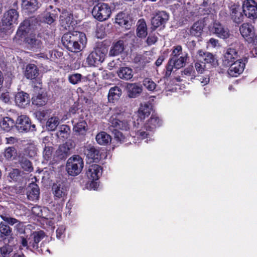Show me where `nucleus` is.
Here are the masks:
<instances>
[{
	"label": "nucleus",
	"instance_id": "obj_25",
	"mask_svg": "<svg viewBox=\"0 0 257 257\" xmlns=\"http://www.w3.org/2000/svg\"><path fill=\"white\" fill-rule=\"evenodd\" d=\"M240 32L245 38H252L254 36V27L248 23H244L239 28Z\"/></svg>",
	"mask_w": 257,
	"mask_h": 257
},
{
	"label": "nucleus",
	"instance_id": "obj_2",
	"mask_svg": "<svg viewBox=\"0 0 257 257\" xmlns=\"http://www.w3.org/2000/svg\"><path fill=\"white\" fill-rule=\"evenodd\" d=\"M109 124L116 129L126 131L130 128V124L124 119L123 111L120 108L116 107L112 111V114L109 119Z\"/></svg>",
	"mask_w": 257,
	"mask_h": 257
},
{
	"label": "nucleus",
	"instance_id": "obj_27",
	"mask_svg": "<svg viewBox=\"0 0 257 257\" xmlns=\"http://www.w3.org/2000/svg\"><path fill=\"white\" fill-rule=\"evenodd\" d=\"M136 34L140 38H145L148 35L147 24L144 19H140L137 24Z\"/></svg>",
	"mask_w": 257,
	"mask_h": 257
},
{
	"label": "nucleus",
	"instance_id": "obj_40",
	"mask_svg": "<svg viewBox=\"0 0 257 257\" xmlns=\"http://www.w3.org/2000/svg\"><path fill=\"white\" fill-rule=\"evenodd\" d=\"M86 155L88 159L92 160L94 162H97L100 158L99 151L94 147L87 149Z\"/></svg>",
	"mask_w": 257,
	"mask_h": 257
},
{
	"label": "nucleus",
	"instance_id": "obj_42",
	"mask_svg": "<svg viewBox=\"0 0 257 257\" xmlns=\"http://www.w3.org/2000/svg\"><path fill=\"white\" fill-rule=\"evenodd\" d=\"M171 61H173L174 65H175V68L179 69L182 67L186 60V57L185 56H181L179 57H171L170 59Z\"/></svg>",
	"mask_w": 257,
	"mask_h": 257
},
{
	"label": "nucleus",
	"instance_id": "obj_44",
	"mask_svg": "<svg viewBox=\"0 0 257 257\" xmlns=\"http://www.w3.org/2000/svg\"><path fill=\"white\" fill-rule=\"evenodd\" d=\"M70 129L69 126L67 125H61L59 128L57 132V135L63 138H67L70 133Z\"/></svg>",
	"mask_w": 257,
	"mask_h": 257
},
{
	"label": "nucleus",
	"instance_id": "obj_41",
	"mask_svg": "<svg viewBox=\"0 0 257 257\" xmlns=\"http://www.w3.org/2000/svg\"><path fill=\"white\" fill-rule=\"evenodd\" d=\"M57 14L55 10H52L51 12H47L44 17V21L48 24H51L57 19Z\"/></svg>",
	"mask_w": 257,
	"mask_h": 257
},
{
	"label": "nucleus",
	"instance_id": "obj_33",
	"mask_svg": "<svg viewBox=\"0 0 257 257\" xmlns=\"http://www.w3.org/2000/svg\"><path fill=\"white\" fill-rule=\"evenodd\" d=\"M60 118L56 115H53L49 118L46 123V127L49 131H55L60 123Z\"/></svg>",
	"mask_w": 257,
	"mask_h": 257
},
{
	"label": "nucleus",
	"instance_id": "obj_63",
	"mask_svg": "<svg viewBox=\"0 0 257 257\" xmlns=\"http://www.w3.org/2000/svg\"><path fill=\"white\" fill-rule=\"evenodd\" d=\"M33 234L32 233L30 235V236L28 238L29 240V247H31L32 249H37L38 248V245H36L35 242L34 241V239L33 238Z\"/></svg>",
	"mask_w": 257,
	"mask_h": 257
},
{
	"label": "nucleus",
	"instance_id": "obj_43",
	"mask_svg": "<svg viewBox=\"0 0 257 257\" xmlns=\"http://www.w3.org/2000/svg\"><path fill=\"white\" fill-rule=\"evenodd\" d=\"M17 156V150L14 147H10L5 149L4 157L8 160L14 159Z\"/></svg>",
	"mask_w": 257,
	"mask_h": 257
},
{
	"label": "nucleus",
	"instance_id": "obj_54",
	"mask_svg": "<svg viewBox=\"0 0 257 257\" xmlns=\"http://www.w3.org/2000/svg\"><path fill=\"white\" fill-rule=\"evenodd\" d=\"M182 53V48L180 45H177L173 48L171 57H179Z\"/></svg>",
	"mask_w": 257,
	"mask_h": 257
},
{
	"label": "nucleus",
	"instance_id": "obj_10",
	"mask_svg": "<svg viewBox=\"0 0 257 257\" xmlns=\"http://www.w3.org/2000/svg\"><path fill=\"white\" fill-rule=\"evenodd\" d=\"M17 124L18 130L22 132L35 130V125L32 124L30 118L25 115H21L18 117Z\"/></svg>",
	"mask_w": 257,
	"mask_h": 257
},
{
	"label": "nucleus",
	"instance_id": "obj_45",
	"mask_svg": "<svg viewBox=\"0 0 257 257\" xmlns=\"http://www.w3.org/2000/svg\"><path fill=\"white\" fill-rule=\"evenodd\" d=\"M143 83L145 88L150 91H154L157 86L156 83L149 78L144 79Z\"/></svg>",
	"mask_w": 257,
	"mask_h": 257
},
{
	"label": "nucleus",
	"instance_id": "obj_56",
	"mask_svg": "<svg viewBox=\"0 0 257 257\" xmlns=\"http://www.w3.org/2000/svg\"><path fill=\"white\" fill-rule=\"evenodd\" d=\"M172 62L173 61H171L170 59L166 66V71L165 75L166 77H169L171 75L173 68H175V65H174Z\"/></svg>",
	"mask_w": 257,
	"mask_h": 257
},
{
	"label": "nucleus",
	"instance_id": "obj_37",
	"mask_svg": "<svg viewBox=\"0 0 257 257\" xmlns=\"http://www.w3.org/2000/svg\"><path fill=\"white\" fill-rule=\"evenodd\" d=\"M30 23L29 20H25L21 23L19 28L17 31V35L20 37L25 35L28 33L30 30Z\"/></svg>",
	"mask_w": 257,
	"mask_h": 257
},
{
	"label": "nucleus",
	"instance_id": "obj_64",
	"mask_svg": "<svg viewBox=\"0 0 257 257\" xmlns=\"http://www.w3.org/2000/svg\"><path fill=\"white\" fill-rule=\"evenodd\" d=\"M194 73L193 69L192 67H188L185 68L182 72V75L185 76H192Z\"/></svg>",
	"mask_w": 257,
	"mask_h": 257
},
{
	"label": "nucleus",
	"instance_id": "obj_4",
	"mask_svg": "<svg viewBox=\"0 0 257 257\" xmlns=\"http://www.w3.org/2000/svg\"><path fill=\"white\" fill-rule=\"evenodd\" d=\"M107 53V49L105 47L97 46L88 56L86 63L89 66H97L103 62Z\"/></svg>",
	"mask_w": 257,
	"mask_h": 257
},
{
	"label": "nucleus",
	"instance_id": "obj_58",
	"mask_svg": "<svg viewBox=\"0 0 257 257\" xmlns=\"http://www.w3.org/2000/svg\"><path fill=\"white\" fill-rule=\"evenodd\" d=\"M158 40L157 37L153 34H150L148 37L146 42L148 45H152L154 44Z\"/></svg>",
	"mask_w": 257,
	"mask_h": 257
},
{
	"label": "nucleus",
	"instance_id": "obj_22",
	"mask_svg": "<svg viewBox=\"0 0 257 257\" xmlns=\"http://www.w3.org/2000/svg\"><path fill=\"white\" fill-rule=\"evenodd\" d=\"M128 96L130 98H136L142 92V87L136 83H128L126 86Z\"/></svg>",
	"mask_w": 257,
	"mask_h": 257
},
{
	"label": "nucleus",
	"instance_id": "obj_16",
	"mask_svg": "<svg viewBox=\"0 0 257 257\" xmlns=\"http://www.w3.org/2000/svg\"><path fill=\"white\" fill-rule=\"evenodd\" d=\"M73 16L68 12H63L60 16L61 26L66 30H70L73 28Z\"/></svg>",
	"mask_w": 257,
	"mask_h": 257
},
{
	"label": "nucleus",
	"instance_id": "obj_52",
	"mask_svg": "<svg viewBox=\"0 0 257 257\" xmlns=\"http://www.w3.org/2000/svg\"><path fill=\"white\" fill-rule=\"evenodd\" d=\"M33 238L34 239V241L35 242V243L36 245H38L39 242L44 238L45 235L44 232L43 231H35L33 233Z\"/></svg>",
	"mask_w": 257,
	"mask_h": 257
},
{
	"label": "nucleus",
	"instance_id": "obj_32",
	"mask_svg": "<svg viewBox=\"0 0 257 257\" xmlns=\"http://www.w3.org/2000/svg\"><path fill=\"white\" fill-rule=\"evenodd\" d=\"M121 89L118 86L111 87L108 92V99L109 102H113L118 100L121 95Z\"/></svg>",
	"mask_w": 257,
	"mask_h": 257
},
{
	"label": "nucleus",
	"instance_id": "obj_53",
	"mask_svg": "<svg viewBox=\"0 0 257 257\" xmlns=\"http://www.w3.org/2000/svg\"><path fill=\"white\" fill-rule=\"evenodd\" d=\"M0 99L5 103L8 102L10 100L9 92L4 89H0Z\"/></svg>",
	"mask_w": 257,
	"mask_h": 257
},
{
	"label": "nucleus",
	"instance_id": "obj_9",
	"mask_svg": "<svg viewBox=\"0 0 257 257\" xmlns=\"http://www.w3.org/2000/svg\"><path fill=\"white\" fill-rule=\"evenodd\" d=\"M246 59H239L234 61L227 70L228 74L231 77H237L244 69Z\"/></svg>",
	"mask_w": 257,
	"mask_h": 257
},
{
	"label": "nucleus",
	"instance_id": "obj_51",
	"mask_svg": "<svg viewBox=\"0 0 257 257\" xmlns=\"http://www.w3.org/2000/svg\"><path fill=\"white\" fill-rule=\"evenodd\" d=\"M82 75L79 73H74L70 75L68 77L69 82L73 84H76L81 81Z\"/></svg>",
	"mask_w": 257,
	"mask_h": 257
},
{
	"label": "nucleus",
	"instance_id": "obj_30",
	"mask_svg": "<svg viewBox=\"0 0 257 257\" xmlns=\"http://www.w3.org/2000/svg\"><path fill=\"white\" fill-rule=\"evenodd\" d=\"M117 75L120 79L128 80L133 77V70L128 67H122L118 70Z\"/></svg>",
	"mask_w": 257,
	"mask_h": 257
},
{
	"label": "nucleus",
	"instance_id": "obj_60",
	"mask_svg": "<svg viewBox=\"0 0 257 257\" xmlns=\"http://www.w3.org/2000/svg\"><path fill=\"white\" fill-rule=\"evenodd\" d=\"M48 112V110H43L42 111H39L36 113V117L38 118V119L42 120L46 117Z\"/></svg>",
	"mask_w": 257,
	"mask_h": 257
},
{
	"label": "nucleus",
	"instance_id": "obj_61",
	"mask_svg": "<svg viewBox=\"0 0 257 257\" xmlns=\"http://www.w3.org/2000/svg\"><path fill=\"white\" fill-rule=\"evenodd\" d=\"M65 230V227L63 225L59 226L56 230V237L58 239H60L64 235V233Z\"/></svg>",
	"mask_w": 257,
	"mask_h": 257
},
{
	"label": "nucleus",
	"instance_id": "obj_36",
	"mask_svg": "<svg viewBox=\"0 0 257 257\" xmlns=\"http://www.w3.org/2000/svg\"><path fill=\"white\" fill-rule=\"evenodd\" d=\"M26 41L29 46L32 49H38L41 47V41L35 35L27 38Z\"/></svg>",
	"mask_w": 257,
	"mask_h": 257
},
{
	"label": "nucleus",
	"instance_id": "obj_23",
	"mask_svg": "<svg viewBox=\"0 0 257 257\" xmlns=\"http://www.w3.org/2000/svg\"><path fill=\"white\" fill-rule=\"evenodd\" d=\"M24 75L28 79H34L39 75V70L35 64H29L26 66Z\"/></svg>",
	"mask_w": 257,
	"mask_h": 257
},
{
	"label": "nucleus",
	"instance_id": "obj_29",
	"mask_svg": "<svg viewBox=\"0 0 257 257\" xmlns=\"http://www.w3.org/2000/svg\"><path fill=\"white\" fill-rule=\"evenodd\" d=\"M124 50L123 42L119 40L114 43L110 48L109 55L110 56H116L120 54Z\"/></svg>",
	"mask_w": 257,
	"mask_h": 257
},
{
	"label": "nucleus",
	"instance_id": "obj_26",
	"mask_svg": "<svg viewBox=\"0 0 257 257\" xmlns=\"http://www.w3.org/2000/svg\"><path fill=\"white\" fill-rule=\"evenodd\" d=\"M48 100V98L46 93L44 92L38 93L34 95L32 99L33 104L38 107L45 105Z\"/></svg>",
	"mask_w": 257,
	"mask_h": 257
},
{
	"label": "nucleus",
	"instance_id": "obj_24",
	"mask_svg": "<svg viewBox=\"0 0 257 257\" xmlns=\"http://www.w3.org/2000/svg\"><path fill=\"white\" fill-rule=\"evenodd\" d=\"M39 188L35 183H31L28 187L27 197L30 200H37L39 197Z\"/></svg>",
	"mask_w": 257,
	"mask_h": 257
},
{
	"label": "nucleus",
	"instance_id": "obj_59",
	"mask_svg": "<svg viewBox=\"0 0 257 257\" xmlns=\"http://www.w3.org/2000/svg\"><path fill=\"white\" fill-rule=\"evenodd\" d=\"M114 138L117 141L119 142L120 143L124 142L125 137L121 132L115 130L114 132Z\"/></svg>",
	"mask_w": 257,
	"mask_h": 257
},
{
	"label": "nucleus",
	"instance_id": "obj_6",
	"mask_svg": "<svg viewBox=\"0 0 257 257\" xmlns=\"http://www.w3.org/2000/svg\"><path fill=\"white\" fill-rule=\"evenodd\" d=\"M161 124V121L159 118L156 115H152L147 121L144 127L137 132V135L142 139H145L149 135V132L153 131Z\"/></svg>",
	"mask_w": 257,
	"mask_h": 257
},
{
	"label": "nucleus",
	"instance_id": "obj_47",
	"mask_svg": "<svg viewBox=\"0 0 257 257\" xmlns=\"http://www.w3.org/2000/svg\"><path fill=\"white\" fill-rule=\"evenodd\" d=\"M125 17V13L121 12L118 14L116 17V23L120 26H127L128 22Z\"/></svg>",
	"mask_w": 257,
	"mask_h": 257
},
{
	"label": "nucleus",
	"instance_id": "obj_48",
	"mask_svg": "<svg viewBox=\"0 0 257 257\" xmlns=\"http://www.w3.org/2000/svg\"><path fill=\"white\" fill-rule=\"evenodd\" d=\"M0 216L1 218L5 222V223L6 224L7 223L12 226L15 224H20V221L19 220L15 218L11 217L10 216L4 215H1Z\"/></svg>",
	"mask_w": 257,
	"mask_h": 257
},
{
	"label": "nucleus",
	"instance_id": "obj_46",
	"mask_svg": "<svg viewBox=\"0 0 257 257\" xmlns=\"http://www.w3.org/2000/svg\"><path fill=\"white\" fill-rule=\"evenodd\" d=\"M53 151V148L52 146H49V144H48V146L45 145L43 152V156L44 159L46 161L50 160L52 156Z\"/></svg>",
	"mask_w": 257,
	"mask_h": 257
},
{
	"label": "nucleus",
	"instance_id": "obj_35",
	"mask_svg": "<svg viewBox=\"0 0 257 257\" xmlns=\"http://www.w3.org/2000/svg\"><path fill=\"white\" fill-rule=\"evenodd\" d=\"M63 53L56 50L49 51L46 54L40 53L38 54L40 57L50 59L51 61H55L56 59L62 56Z\"/></svg>",
	"mask_w": 257,
	"mask_h": 257
},
{
	"label": "nucleus",
	"instance_id": "obj_28",
	"mask_svg": "<svg viewBox=\"0 0 257 257\" xmlns=\"http://www.w3.org/2000/svg\"><path fill=\"white\" fill-rule=\"evenodd\" d=\"M87 130V124L85 120H80L76 122L73 127V131L75 135L84 136Z\"/></svg>",
	"mask_w": 257,
	"mask_h": 257
},
{
	"label": "nucleus",
	"instance_id": "obj_20",
	"mask_svg": "<svg viewBox=\"0 0 257 257\" xmlns=\"http://www.w3.org/2000/svg\"><path fill=\"white\" fill-rule=\"evenodd\" d=\"M22 8L27 13H32L39 8L37 0H22Z\"/></svg>",
	"mask_w": 257,
	"mask_h": 257
},
{
	"label": "nucleus",
	"instance_id": "obj_18",
	"mask_svg": "<svg viewBox=\"0 0 257 257\" xmlns=\"http://www.w3.org/2000/svg\"><path fill=\"white\" fill-rule=\"evenodd\" d=\"M30 102L29 95L23 91L18 92L15 95V102L17 105L25 108Z\"/></svg>",
	"mask_w": 257,
	"mask_h": 257
},
{
	"label": "nucleus",
	"instance_id": "obj_3",
	"mask_svg": "<svg viewBox=\"0 0 257 257\" xmlns=\"http://www.w3.org/2000/svg\"><path fill=\"white\" fill-rule=\"evenodd\" d=\"M94 2H98L92 11L93 17L99 21H104L108 19L111 14L110 6L107 3L101 2L102 0H93Z\"/></svg>",
	"mask_w": 257,
	"mask_h": 257
},
{
	"label": "nucleus",
	"instance_id": "obj_19",
	"mask_svg": "<svg viewBox=\"0 0 257 257\" xmlns=\"http://www.w3.org/2000/svg\"><path fill=\"white\" fill-rule=\"evenodd\" d=\"M197 61L203 63H210L214 64L215 59L212 54L209 52H205L201 50H198L196 56Z\"/></svg>",
	"mask_w": 257,
	"mask_h": 257
},
{
	"label": "nucleus",
	"instance_id": "obj_31",
	"mask_svg": "<svg viewBox=\"0 0 257 257\" xmlns=\"http://www.w3.org/2000/svg\"><path fill=\"white\" fill-rule=\"evenodd\" d=\"M151 106L150 104H141L138 111L137 116L140 118V121L148 116L151 113Z\"/></svg>",
	"mask_w": 257,
	"mask_h": 257
},
{
	"label": "nucleus",
	"instance_id": "obj_62",
	"mask_svg": "<svg viewBox=\"0 0 257 257\" xmlns=\"http://www.w3.org/2000/svg\"><path fill=\"white\" fill-rule=\"evenodd\" d=\"M207 44L208 47L216 48L220 46L218 40L212 38L210 39Z\"/></svg>",
	"mask_w": 257,
	"mask_h": 257
},
{
	"label": "nucleus",
	"instance_id": "obj_5",
	"mask_svg": "<svg viewBox=\"0 0 257 257\" xmlns=\"http://www.w3.org/2000/svg\"><path fill=\"white\" fill-rule=\"evenodd\" d=\"M83 168V161L81 157L78 155L70 157L67 161L66 170L71 176L79 174Z\"/></svg>",
	"mask_w": 257,
	"mask_h": 257
},
{
	"label": "nucleus",
	"instance_id": "obj_11",
	"mask_svg": "<svg viewBox=\"0 0 257 257\" xmlns=\"http://www.w3.org/2000/svg\"><path fill=\"white\" fill-rule=\"evenodd\" d=\"M19 14L14 9H12L6 12L2 19V25L3 26L10 27L14 24L18 23Z\"/></svg>",
	"mask_w": 257,
	"mask_h": 257
},
{
	"label": "nucleus",
	"instance_id": "obj_39",
	"mask_svg": "<svg viewBox=\"0 0 257 257\" xmlns=\"http://www.w3.org/2000/svg\"><path fill=\"white\" fill-rule=\"evenodd\" d=\"M15 125V121L9 117H5L0 122V126L6 131H9Z\"/></svg>",
	"mask_w": 257,
	"mask_h": 257
},
{
	"label": "nucleus",
	"instance_id": "obj_12",
	"mask_svg": "<svg viewBox=\"0 0 257 257\" xmlns=\"http://www.w3.org/2000/svg\"><path fill=\"white\" fill-rule=\"evenodd\" d=\"M209 30L217 37L224 39L228 38L230 35L228 29L217 22H214L210 26Z\"/></svg>",
	"mask_w": 257,
	"mask_h": 257
},
{
	"label": "nucleus",
	"instance_id": "obj_1",
	"mask_svg": "<svg viewBox=\"0 0 257 257\" xmlns=\"http://www.w3.org/2000/svg\"><path fill=\"white\" fill-rule=\"evenodd\" d=\"M86 42L85 34L78 31L66 33L62 38L63 46L69 51L74 53L82 51Z\"/></svg>",
	"mask_w": 257,
	"mask_h": 257
},
{
	"label": "nucleus",
	"instance_id": "obj_15",
	"mask_svg": "<svg viewBox=\"0 0 257 257\" xmlns=\"http://www.w3.org/2000/svg\"><path fill=\"white\" fill-rule=\"evenodd\" d=\"M238 57V52L236 49L232 47L227 48L224 52L223 62L224 65H230V63Z\"/></svg>",
	"mask_w": 257,
	"mask_h": 257
},
{
	"label": "nucleus",
	"instance_id": "obj_49",
	"mask_svg": "<svg viewBox=\"0 0 257 257\" xmlns=\"http://www.w3.org/2000/svg\"><path fill=\"white\" fill-rule=\"evenodd\" d=\"M57 153L61 158H64L69 155L70 151L63 144L59 146V149L57 151Z\"/></svg>",
	"mask_w": 257,
	"mask_h": 257
},
{
	"label": "nucleus",
	"instance_id": "obj_7",
	"mask_svg": "<svg viewBox=\"0 0 257 257\" xmlns=\"http://www.w3.org/2000/svg\"><path fill=\"white\" fill-rule=\"evenodd\" d=\"M242 11L247 18L253 20L257 18V3L254 0H245L243 2Z\"/></svg>",
	"mask_w": 257,
	"mask_h": 257
},
{
	"label": "nucleus",
	"instance_id": "obj_8",
	"mask_svg": "<svg viewBox=\"0 0 257 257\" xmlns=\"http://www.w3.org/2000/svg\"><path fill=\"white\" fill-rule=\"evenodd\" d=\"M169 19V15L165 11H158L155 13L151 20L152 29L155 30L159 27L164 28Z\"/></svg>",
	"mask_w": 257,
	"mask_h": 257
},
{
	"label": "nucleus",
	"instance_id": "obj_38",
	"mask_svg": "<svg viewBox=\"0 0 257 257\" xmlns=\"http://www.w3.org/2000/svg\"><path fill=\"white\" fill-rule=\"evenodd\" d=\"M203 31V25L201 22L195 23L190 29V33L192 36L199 37Z\"/></svg>",
	"mask_w": 257,
	"mask_h": 257
},
{
	"label": "nucleus",
	"instance_id": "obj_14",
	"mask_svg": "<svg viewBox=\"0 0 257 257\" xmlns=\"http://www.w3.org/2000/svg\"><path fill=\"white\" fill-rule=\"evenodd\" d=\"M102 168L100 166L93 164L90 166L86 172L88 178L93 181L98 180L102 175Z\"/></svg>",
	"mask_w": 257,
	"mask_h": 257
},
{
	"label": "nucleus",
	"instance_id": "obj_34",
	"mask_svg": "<svg viewBox=\"0 0 257 257\" xmlns=\"http://www.w3.org/2000/svg\"><path fill=\"white\" fill-rule=\"evenodd\" d=\"M97 143L100 145H106L111 141V136L104 132L98 133L95 137Z\"/></svg>",
	"mask_w": 257,
	"mask_h": 257
},
{
	"label": "nucleus",
	"instance_id": "obj_21",
	"mask_svg": "<svg viewBox=\"0 0 257 257\" xmlns=\"http://www.w3.org/2000/svg\"><path fill=\"white\" fill-rule=\"evenodd\" d=\"M231 17L234 22L239 24L243 20V15L240 11L239 6L233 4L230 7Z\"/></svg>",
	"mask_w": 257,
	"mask_h": 257
},
{
	"label": "nucleus",
	"instance_id": "obj_50",
	"mask_svg": "<svg viewBox=\"0 0 257 257\" xmlns=\"http://www.w3.org/2000/svg\"><path fill=\"white\" fill-rule=\"evenodd\" d=\"M22 168L26 171L31 172L33 168L31 162L27 159H23L21 161Z\"/></svg>",
	"mask_w": 257,
	"mask_h": 257
},
{
	"label": "nucleus",
	"instance_id": "obj_17",
	"mask_svg": "<svg viewBox=\"0 0 257 257\" xmlns=\"http://www.w3.org/2000/svg\"><path fill=\"white\" fill-rule=\"evenodd\" d=\"M12 228L5 222L0 223V239L1 240L6 242L7 239H13Z\"/></svg>",
	"mask_w": 257,
	"mask_h": 257
},
{
	"label": "nucleus",
	"instance_id": "obj_57",
	"mask_svg": "<svg viewBox=\"0 0 257 257\" xmlns=\"http://www.w3.org/2000/svg\"><path fill=\"white\" fill-rule=\"evenodd\" d=\"M195 67L198 73L202 74L205 71V64L203 62L198 61L195 63Z\"/></svg>",
	"mask_w": 257,
	"mask_h": 257
},
{
	"label": "nucleus",
	"instance_id": "obj_13",
	"mask_svg": "<svg viewBox=\"0 0 257 257\" xmlns=\"http://www.w3.org/2000/svg\"><path fill=\"white\" fill-rule=\"evenodd\" d=\"M53 193L55 200L61 199L64 201L66 198L68 189L66 185L62 182H57L52 187Z\"/></svg>",
	"mask_w": 257,
	"mask_h": 257
},
{
	"label": "nucleus",
	"instance_id": "obj_55",
	"mask_svg": "<svg viewBox=\"0 0 257 257\" xmlns=\"http://www.w3.org/2000/svg\"><path fill=\"white\" fill-rule=\"evenodd\" d=\"M20 171L17 169H13L9 173L10 177L13 180L16 181L20 177Z\"/></svg>",
	"mask_w": 257,
	"mask_h": 257
}]
</instances>
